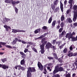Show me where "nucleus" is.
<instances>
[{
	"mask_svg": "<svg viewBox=\"0 0 77 77\" xmlns=\"http://www.w3.org/2000/svg\"><path fill=\"white\" fill-rule=\"evenodd\" d=\"M63 60V59H61L60 58H59L58 59L59 62L61 63H62V62H63V60Z\"/></svg>",
	"mask_w": 77,
	"mask_h": 77,
	"instance_id": "32",
	"label": "nucleus"
},
{
	"mask_svg": "<svg viewBox=\"0 0 77 77\" xmlns=\"http://www.w3.org/2000/svg\"><path fill=\"white\" fill-rule=\"evenodd\" d=\"M59 10H60L59 7H58L55 9L54 10V12H57L58 11H59Z\"/></svg>",
	"mask_w": 77,
	"mask_h": 77,
	"instance_id": "21",
	"label": "nucleus"
},
{
	"mask_svg": "<svg viewBox=\"0 0 77 77\" xmlns=\"http://www.w3.org/2000/svg\"><path fill=\"white\" fill-rule=\"evenodd\" d=\"M68 20V22L69 23H72V20H71V19L70 18H67V19Z\"/></svg>",
	"mask_w": 77,
	"mask_h": 77,
	"instance_id": "25",
	"label": "nucleus"
},
{
	"mask_svg": "<svg viewBox=\"0 0 77 77\" xmlns=\"http://www.w3.org/2000/svg\"><path fill=\"white\" fill-rule=\"evenodd\" d=\"M68 3L69 4H70V9L71 10L72 9V3H73V4H74V0H69Z\"/></svg>",
	"mask_w": 77,
	"mask_h": 77,
	"instance_id": "12",
	"label": "nucleus"
},
{
	"mask_svg": "<svg viewBox=\"0 0 77 77\" xmlns=\"http://www.w3.org/2000/svg\"><path fill=\"white\" fill-rule=\"evenodd\" d=\"M44 36H46V35H48V33H45V34H44Z\"/></svg>",
	"mask_w": 77,
	"mask_h": 77,
	"instance_id": "62",
	"label": "nucleus"
},
{
	"mask_svg": "<svg viewBox=\"0 0 77 77\" xmlns=\"http://www.w3.org/2000/svg\"><path fill=\"white\" fill-rule=\"evenodd\" d=\"M71 10L70 9H69L67 11L66 14H68L70 12H71Z\"/></svg>",
	"mask_w": 77,
	"mask_h": 77,
	"instance_id": "34",
	"label": "nucleus"
},
{
	"mask_svg": "<svg viewBox=\"0 0 77 77\" xmlns=\"http://www.w3.org/2000/svg\"><path fill=\"white\" fill-rule=\"evenodd\" d=\"M11 1H10L9 0H5V3H10V4L11 3L13 5H17V4H18L20 3V1H17V2H16L15 1H13V0H10Z\"/></svg>",
	"mask_w": 77,
	"mask_h": 77,
	"instance_id": "6",
	"label": "nucleus"
},
{
	"mask_svg": "<svg viewBox=\"0 0 77 77\" xmlns=\"http://www.w3.org/2000/svg\"><path fill=\"white\" fill-rule=\"evenodd\" d=\"M65 69H63L62 66L59 67L58 66H56L55 67L54 70L53 72V75L56 74L58 72H61V71H64Z\"/></svg>",
	"mask_w": 77,
	"mask_h": 77,
	"instance_id": "2",
	"label": "nucleus"
},
{
	"mask_svg": "<svg viewBox=\"0 0 77 77\" xmlns=\"http://www.w3.org/2000/svg\"><path fill=\"white\" fill-rule=\"evenodd\" d=\"M56 40H54L53 41L52 43L54 45L55 44V43H56Z\"/></svg>",
	"mask_w": 77,
	"mask_h": 77,
	"instance_id": "46",
	"label": "nucleus"
},
{
	"mask_svg": "<svg viewBox=\"0 0 77 77\" xmlns=\"http://www.w3.org/2000/svg\"><path fill=\"white\" fill-rule=\"evenodd\" d=\"M56 28L57 29H59V28H60V25H58L56 27Z\"/></svg>",
	"mask_w": 77,
	"mask_h": 77,
	"instance_id": "56",
	"label": "nucleus"
},
{
	"mask_svg": "<svg viewBox=\"0 0 77 77\" xmlns=\"http://www.w3.org/2000/svg\"><path fill=\"white\" fill-rule=\"evenodd\" d=\"M25 50H24V52L25 53H27V51H28V49L25 48Z\"/></svg>",
	"mask_w": 77,
	"mask_h": 77,
	"instance_id": "47",
	"label": "nucleus"
},
{
	"mask_svg": "<svg viewBox=\"0 0 77 77\" xmlns=\"http://www.w3.org/2000/svg\"><path fill=\"white\" fill-rule=\"evenodd\" d=\"M62 36H63V35H62V34H59V37L60 38H62Z\"/></svg>",
	"mask_w": 77,
	"mask_h": 77,
	"instance_id": "61",
	"label": "nucleus"
},
{
	"mask_svg": "<svg viewBox=\"0 0 77 77\" xmlns=\"http://www.w3.org/2000/svg\"><path fill=\"white\" fill-rule=\"evenodd\" d=\"M72 9L74 10L73 11L74 14L72 20L74 22H75L77 19V5H74Z\"/></svg>",
	"mask_w": 77,
	"mask_h": 77,
	"instance_id": "4",
	"label": "nucleus"
},
{
	"mask_svg": "<svg viewBox=\"0 0 77 77\" xmlns=\"http://www.w3.org/2000/svg\"><path fill=\"white\" fill-rule=\"evenodd\" d=\"M75 65L76 66V68L77 69V63H75Z\"/></svg>",
	"mask_w": 77,
	"mask_h": 77,
	"instance_id": "64",
	"label": "nucleus"
},
{
	"mask_svg": "<svg viewBox=\"0 0 77 77\" xmlns=\"http://www.w3.org/2000/svg\"><path fill=\"white\" fill-rule=\"evenodd\" d=\"M20 54H21V55H22V57H23V58H24L23 59L21 60L20 61V65H24L25 64V62H26L25 61V57L26 56V55L24 53H23V52L22 51H20Z\"/></svg>",
	"mask_w": 77,
	"mask_h": 77,
	"instance_id": "5",
	"label": "nucleus"
},
{
	"mask_svg": "<svg viewBox=\"0 0 77 77\" xmlns=\"http://www.w3.org/2000/svg\"><path fill=\"white\" fill-rule=\"evenodd\" d=\"M64 45H65V44H63L59 46V48L60 50H61L62 48H63V47L64 46Z\"/></svg>",
	"mask_w": 77,
	"mask_h": 77,
	"instance_id": "36",
	"label": "nucleus"
},
{
	"mask_svg": "<svg viewBox=\"0 0 77 77\" xmlns=\"http://www.w3.org/2000/svg\"><path fill=\"white\" fill-rule=\"evenodd\" d=\"M30 45V44H29V45H27V46H26V48H29V47H30V45Z\"/></svg>",
	"mask_w": 77,
	"mask_h": 77,
	"instance_id": "55",
	"label": "nucleus"
},
{
	"mask_svg": "<svg viewBox=\"0 0 77 77\" xmlns=\"http://www.w3.org/2000/svg\"><path fill=\"white\" fill-rule=\"evenodd\" d=\"M52 48L54 50H56V47H55L54 46H52Z\"/></svg>",
	"mask_w": 77,
	"mask_h": 77,
	"instance_id": "43",
	"label": "nucleus"
},
{
	"mask_svg": "<svg viewBox=\"0 0 77 77\" xmlns=\"http://www.w3.org/2000/svg\"><path fill=\"white\" fill-rule=\"evenodd\" d=\"M51 6L53 11H54V9H55V5H54V4L53 5V4H52L51 5Z\"/></svg>",
	"mask_w": 77,
	"mask_h": 77,
	"instance_id": "31",
	"label": "nucleus"
},
{
	"mask_svg": "<svg viewBox=\"0 0 77 77\" xmlns=\"http://www.w3.org/2000/svg\"><path fill=\"white\" fill-rule=\"evenodd\" d=\"M53 65L52 63H50L48 64V66H51V65Z\"/></svg>",
	"mask_w": 77,
	"mask_h": 77,
	"instance_id": "60",
	"label": "nucleus"
},
{
	"mask_svg": "<svg viewBox=\"0 0 77 77\" xmlns=\"http://www.w3.org/2000/svg\"><path fill=\"white\" fill-rule=\"evenodd\" d=\"M53 54L54 57H56V56H57V54L56 53H53Z\"/></svg>",
	"mask_w": 77,
	"mask_h": 77,
	"instance_id": "52",
	"label": "nucleus"
},
{
	"mask_svg": "<svg viewBox=\"0 0 77 77\" xmlns=\"http://www.w3.org/2000/svg\"><path fill=\"white\" fill-rule=\"evenodd\" d=\"M67 3V0H65L64 2V5H66V3Z\"/></svg>",
	"mask_w": 77,
	"mask_h": 77,
	"instance_id": "54",
	"label": "nucleus"
},
{
	"mask_svg": "<svg viewBox=\"0 0 77 77\" xmlns=\"http://www.w3.org/2000/svg\"><path fill=\"white\" fill-rule=\"evenodd\" d=\"M18 68H20V69H21V70H22V71H24V70L25 69H24V68L21 66V65H18L15 66L14 67V68L16 69H18Z\"/></svg>",
	"mask_w": 77,
	"mask_h": 77,
	"instance_id": "13",
	"label": "nucleus"
},
{
	"mask_svg": "<svg viewBox=\"0 0 77 77\" xmlns=\"http://www.w3.org/2000/svg\"><path fill=\"white\" fill-rule=\"evenodd\" d=\"M41 30V29L39 28L38 29H36L34 32L36 34L37 33H39V32H40Z\"/></svg>",
	"mask_w": 77,
	"mask_h": 77,
	"instance_id": "20",
	"label": "nucleus"
},
{
	"mask_svg": "<svg viewBox=\"0 0 77 77\" xmlns=\"http://www.w3.org/2000/svg\"><path fill=\"white\" fill-rule=\"evenodd\" d=\"M7 43L6 42H0V44H2V45H5Z\"/></svg>",
	"mask_w": 77,
	"mask_h": 77,
	"instance_id": "40",
	"label": "nucleus"
},
{
	"mask_svg": "<svg viewBox=\"0 0 77 77\" xmlns=\"http://www.w3.org/2000/svg\"><path fill=\"white\" fill-rule=\"evenodd\" d=\"M44 70L45 71V72H47V69H46V68L44 67Z\"/></svg>",
	"mask_w": 77,
	"mask_h": 77,
	"instance_id": "59",
	"label": "nucleus"
},
{
	"mask_svg": "<svg viewBox=\"0 0 77 77\" xmlns=\"http://www.w3.org/2000/svg\"><path fill=\"white\" fill-rule=\"evenodd\" d=\"M5 47H6L7 48H12V46H9V45H6V46H5Z\"/></svg>",
	"mask_w": 77,
	"mask_h": 77,
	"instance_id": "38",
	"label": "nucleus"
},
{
	"mask_svg": "<svg viewBox=\"0 0 77 77\" xmlns=\"http://www.w3.org/2000/svg\"><path fill=\"white\" fill-rule=\"evenodd\" d=\"M12 32L13 33H17V32H26V31L23 30H20L19 29H12Z\"/></svg>",
	"mask_w": 77,
	"mask_h": 77,
	"instance_id": "10",
	"label": "nucleus"
},
{
	"mask_svg": "<svg viewBox=\"0 0 77 77\" xmlns=\"http://www.w3.org/2000/svg\"><path fill=\"white\" fill-rule=\"evenodd\" d=\"M59 2V0H56L54 2V5H57L58 2Z\"/></svg>",
	"mask_w": 77,
	"mask_h": 77,
	"instance_id": "28",
	"label": "nucleus"
},
{
	"mask_svg": "<svg viewBox=\"0 0 77 77\" xmlns=\"http://www.w3.org/2000/svg\"><path fill=\"white\" fill-rule=\"evenodd\" d=\"M69 49L70 50H72L73 49V48L72 47V46L71 45L69 47Z\"/></svg>",
	"mask_w": 77,
	"mask_h": 77,
	"instance_id": "53",
	"label": "nucleus"
},
{
	"mask_svg": "<svg viewBox=\"0 0 77 77\" xmlns=\"http://www.w3.org/2000/svg\"><path fill=\"white\" fill-rule=\"evenodd\" d=\"M77 56V52H75V53L73 54L72 56Z\"/></svg>",
	"mask_w": 77,
	"mask_h": 77,
	"instance_id": "49",
	"label": "nucleus"
},
{
	"mask_svg": "<svg viewBox=\"0 0 77 77\" xmlns=\"http://www.w3.org/2000/svg\"><path fill=\"white\" fill-rule=\"evenodd\" d=\"M31 47L33 51H35V53H38V51H37L36 49L34 47H33V46H31Z\"/></svg>",
	"mask_w": 77,
	"mask_h": 77,
	"instance_id": "24",
	"label": "nucleus"
},
{
	"mask_svg": "<svg viewBox=\"0 0 77 77\" xmlns=\"http://www.w3.org/2000/svg\"><path fill=\"white\" fill-rule=\"evenodd\" d=\"M15 40H13V42H11V44L12 45H15L17 44V41L19 42H21V40L20 39H18V38H14Z\"/></svg>",
	"mask_w": 77,
	"mask_h": 77,
	"instance_id": "8",
	"label": "nucleus"
},
{
	"mask_svg": "<svg viewBox=\"0 0 77 77\" xmlns=\"http://www.w3.org/2000/svg\"><path fill=\"white\" fill-rule=\"evenodd\" d=\"M4 28L6 29V31H7V32H8L9 31V29H11V27L10 26H8L6 25H5L4 26Z\"/></svg>",
	"mask_w": 77,
	"mask_h": 77,
	"instance_id": "17",
	"label": "nucleus"
},
{
	"mask_svg": "<svg viewBox=\"0 0 77 77\" xmlns=\"http://www.w3.org/2000/svg\"><path fill=\"white\" fill-rule=\"evenodd\" d=\"M72 77H74L75 76V73H73L72 75Z\"/></svg>",
	"mask_w": 77,
	"mask_h": 77,
	"instance_id": "63",
	"label": "nucleus"
},
{
	"mask_svg": "<svg viewBox=\"0 0 77 77\" xmlns=\"http://www.w3.org/2000/svg\"><path fill=\"white\" fill-rule=\"evenodd\" d=\"M21 42L22 44H29L30 45H33V43L31 42H26L23 40H21Z\"/></svg>",
	"mask_w": 77,
	"mask_h": 77,
	"instance_id": "14",
	"label": "nucleus"
},
{
	"mask_svg": "<svg viewBox=\"0 0 77 77\" xmlns=\"http://www.w3.org/2000/svg\"><path fill=\"white\" fill-rule=\"evenodd\" d=\"M54 58L55 59H56V60H58V59H58V57H57V56H56V57H55Z\"/></svg>",
	"mask_w": 77,
	"mask_h": 77,
	"instance_id": "57",
	"label": "nucleus"
},
{
	"mask_svg": "<svg viewBox=\"0 0 77 77\" xmlns=\"http://www.w3.org/2000/svg\"><path fill=\"white\" fill-rule=\"evenodd\" d=\"M27 77H31L32 76V72L36 71V69L34 67H29L27 69Z\"/></svg>",
	"mask_w": 77,
	"mask_h": 77,
	"instance_id": "3",
	"label": "nucleus"
},
{
	"mask_svg": "<svg viewBox=\"0 0 77 77\" xmlns=\"http://www.w3.org/2000/svg\"><path fill=\"white\" fill-rule=\"evenodd\" d=\"M52 46L53 45L50 43V42H48L46 45L45 47L47 49H49L50 48H52Z\"/></svg>",
	"mask_w": 77,
	"mask_h": 77,
	"instance_id": "11",
	"label": "nucleus"
},
{
	"mask_svg": "<svg viewBox=\"0 0 77 77\" xmlns=\"http://www.w3.org/2000/svg\"><path fill=\"white\" fill-rule=\"evenodd\" d=\"M15 13L16 14H18V8H17V7L15 8Z\"/></svg>",
	"mask_w": 77,
	"mask_h": 77,
	"instance_id": "35",
	"label": "nucleus"
},
{
	"mask_svg": "<svg viewBox=\"0 0 77 77\" xmlns=\"http://www.w3.org/2000/svg\"><path fill=\"white\" fill-rule=\"evenodd\" d=\"M56 20H54L53 21L51 24V28H54L55 27L56 25Z\"/></svg>",
	"mask_w": 77,
	"mask_h": 77,
	"instance_id": "19",
	"label": "nucleus"
},
{
	"mask_svg": "<svg viewBox=\"0 0 77 77\" xmlns=\"http://www.w3.org/2000/svg\"><path fill=\"white\" fill-rule=\"evenodd\" d=\"M46 41V38H45V37L42 38V43H43L42 44V45H41L40 46V49H41V54H44V53L45 52V51L44 50L45 48H44V47L45 46V44H46L47 42V41Z\"/></svg>",
	"mask_w": 77,
	"mask_h": 77,
	"instance_id": "1",
	"label": "nucleus"
},
{
	"mask_svg": "<svg viewBox=\"0 0 77 77\" xmlns=\"http://www.w3.org/2000/svg\"><path fill=\"white\" fill-rule=\"evenodd\" d=\"M52 17H51L49 19V20L48 21V23L49 24H50L51 23V21H52Z\"/></svg>",
	"mask_w": 77,
	"mask_h": 77,
	"instance_id": "27",
	"label": "nucleus"
},
{
	"mask_svg": "<svg viewBox=\"0 0 77 77\" xmlns=\"http://www.w3.org/2000/svg\"><path fill=\"white\" fill-rule=\"evenodd\" d=\"M60 26L61 28H63V26H64V23L62 22L60 24Z\"/></svg>",
	"mask_w": 77,
	"mask_h": 77,
	"instance_id": "29",
	"label": "nucleus"
},
{
	"mask_svg": "<svg viewBox=\"0 0 77 77\" xmlns=\"http://www.w3.org/2000/svg\"><path fill=\"white\" fill-rule=\"evenodd\" d=\"M1 68H2L4 69H8L9 68V66L5 64H2V65Z\"/></svg>",
	"mask_w": 77,
	"mask_h": 77,
	"instance_id": "18",
	"label": "nucleus"
},
{
	"mask_svg": "<svg viewBox=\"0 0 77 77\" xmlns=\"http://www.w3.org/2000/svg\"><path fill=\"white\" fill-rule=\"evenodd\" d=\"M65 20V15L63 14L61 17V21H63Z\"/></svg>",
	"mask_w": 77,
	"mask_h": 77,
	"instance_id": "22",
	"label": "nucleus"
},
{
	"mask_svg": "<svg viewBox=\"0 0 77 77\" xmlns=\"http://www.w3.org/2000/svg\"><path fill=\"white\" fill-rule=\"evenodd\" d=\"M60 41H58V42H56V45H57V46L59 47L60 45Z\"/></svg>",
	"mask_w": 77,
	"mask_h": 77,
	"instance_id": "26",
	"label": "nucleus"
},
{
	"mask_svg": "<svg viewBox=\"0 0 77 77\" xmlns=\"http://www.w3.org/2000/svg\"><path fill=\"white\" fill-rule=\"evenodd\" d=\"M4 63L6 62V61H7V59L6 58H4L3 59H2L1 60Z\"/></svg>",
	"mask_w": 77,
	"mask_h": 77,
	"instance_id": "33",
	"label": "nucleus"
},
{
	"mask_svg": "<svg viewBox=\"0 0 77 77\" xmlns=\"http://www.w3.org/2000/svg\"><path fill=\"white\" fill-rule=\"evenodd\" d=\"M65 76L66 77H71V75H70V74L69 73L68 74H66Z\"/></svg>",
	"mask_w": 77,
	"mask_h": 77,
	"instance_id": "42",
	"label": "nucleus"
},
{
	"mask_svg": "<svg viewBox=\"0 0 77 77\" xmlns=\"http://www.w3.org/2000/svg\"><path fill=\"white\" fill-rule=\"evenodd\" d=\"M60 8L61 9V11L63 12V4L62 3L61 1H60Z\"/></svg>",
	"mask_w": 77,
	"mask_h": 77,
	"instance_id": "15",
	"label": "nucleus"
},
{
	"mask_svg": "<svg viewBox=\"0 0 77 77\" xmlns=\"http://www.w3.org/2000/svg\"><path fill=\"white\" fill-rule=\"evenodd\" d=\"M38 66L40 71H43V68H44L43 66L40 62H38Z\"/></svg>",
	"mask_w": 77,
	"mask_h": 77,
	"instance_id": "9",
	"label": "nucleus"
},
{
	"mask_svg": "<svg viewBox=\"0 0 77 77\" xmlns=\"http://www.w3.org/2000/svg\"><path fill=\"white\" fill-rule=\"evenodd\" d=\"M62 65H63V63H60V64H58L57 66H58V67H59V66H60V67Z\"/></svg>",
	"mask_w": 77,
	"mask_h": 77,
	"instance_id": "50",
	"label": "nucleus"
},
{
	"mask_svg": "<svg viewBox=\"0 0 77 77\" xmlns=\"http://www.w3.org/2000/svg\"><path fill=\"white\" fill-rule=\"evenodd\" d=\"M47 29V27L45 26H44L43 27H42V29H43L44 30H46Z\"/></svg>",
	"mask_w": 77,
	"mask_h": 77,
	"instance_id": "41",
	"label": "nucleus"
},
{
	"mask_svg": "<svg viewBox=\"0 0 77 77\" xmlns=\"http://www.w3.org/2000/svg\"><path fill=\"white\" fill-rule=\"evenodd\" d=\"M75 35V33L73 32H72V33H67L66 34V38H68L69 40H70V39H72V37H74V36H73L74 35Z\"/></svg>",
	"mask_w": 77,
	"mask_h": 77,
	"instance_id": "7",
	"label": "nucleus"
},
{
	"mask_svg": "<svg viewBox=\"0 0 77 77\" xmlns=\"http://www.w3.org/2000/svg\"><path fill=\"white\" fill-rule=\"evenodd\" d=\"M54 77H60V76L59 74H57L56 75H54Z\"/></svg>",
	"mask_w": 77,
	"mask_h": 77,
	"instance_id": "39",
	"label": "nucleus"
},
{
	"mask_svg": "<svg viewBox=\"0 0 77 77\" xmlns=\"http://www.w3.org/2000/svg\"><path fill=\"white\" fill-rule=\"evenodd\" d=\"M45 37V35H43L39 37L40 38V39H42V38H44Z\"/></svg>",
	"mask_w": 77,
	"mask_h": 77,
	"instance_id": "44",
	"label": "nucleus"
},
{
	"mask_svg": "<svg viewBox=\"0 0 77 77\" xmlns=\"http://www.w3.org/2000/svg\"><path fill=\"white\" fill-rule=\"evenodd\" d=\"M57 22H58V23L59 25L60 24V20H59L58 21H57Z\"/></svg>",
	"mask_w": 77,
	"mask_h": 77,
	"instance_id": "58",
	"label": "nucleus"
},
{
	"mask_svg": "<svg viewBox=\"0 0 77 77\" xmlns=\"http://www.w3.org/2000/svg\"><path fill=\"white\" fill-rule=\"evenodd\" d=\"M68 50V49L67 48H65L63 50V51L64 53H67V51Z\"/></svg>",
	"mask_w": 77,
	"mask_h": 77,
	"instance_id": "30",
	"label": "nucleus"
},
{
	"mask_svg": "<svg viewBox=\"0 0 77 77\" xmlns=\"http://www.w3.org/2000/svg\"><path fill=\"white\" fill-rule=\"evenodd\" d=\"M73 25H74V26H75V27H77V23L76 22V23H74L73 24Z\"/></svg>",
	"mask_w": 77,
	"mask_h": 77,
	"instance_id": "51",
	"label": "nucleus"
},
{
	"mask_svg": "<svg viewBox=\"0 0 77 77\" xmlns=\"http://www.w3.org/2000/svg\"><path fill=\"white\" fill-rule=\"evenodd\" d=\"M10 20L11 19H10L5 17L4 19L3 20V21L4 23H8Z\"/></svg>",
	"mask_w": 77,
	"mask_h": 77,
	"instance_id": "16",
	"label": "nucleus"
},
{
	"mask_svg": "<svg viewBox=\"0 0 77 77\" xmlns=\"http://www.w3.org/2000/svg\"><path fill=\"white\" fill-rule=\"evenodd\" d=\"M66 33V32H65V31H62V33H61V34L62 35H65V33Z\"/></svg>",
	"mask_w": 77,
	"mask_h": 77,
	"instance_id": "45",
	"label": "nucleus"
},
{
	"mask_svg": "<svg viewBox=\"0 0 77 77\" xmlns=\"http://www.w3.org/2000/svg\"><path fill=\"white\" fill-rule=\"evenodd\" d=\"M73 54V53L70 52L69 53V54L67 55V56H69V57H72V56Z\"/></svg>",
	"mask_w": 77,
	"mask_h": 77,
	"instance_id": "23",
	"label": "nucleus"
},
{
	"mask_svg": "<svg viewBox=\"0 0 77 77\" xmlns=\"http://www.w3.org/2000/svg\"><path fill=\"white\" fill-rule=\"evenodd\" d=\"M48 59L53 60V57H48Z\"/></svg>",
	"mask_w": 77,
	"mask_h": 77,
	"instance_id": "48",
	"label": "nucleus"
},
{
	"mask_svg": "<svg viewBox=\"0 0 77 77\" xmlns=\"http://www.w3.org/2000/svg\"><path fill=\"white\" fill-rule=\"evenodd\" d=\"M63 28H60L59 30V32H60V33H61V32H62V30H63Z\"/></svg>",
	"mask_w": 77,
	"mask_h": 77,
	"instance_id": "37",
	"label": "nucleus"
}]
</instances>
